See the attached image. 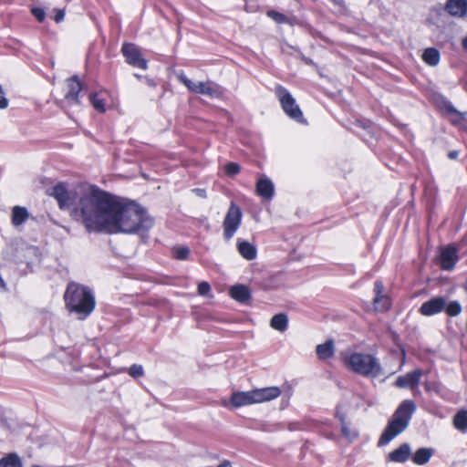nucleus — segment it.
Instances as JSON below:
<instances>
[{
  "label": "nucleus",
  "instance_id": "nucleus-27",
  "mask_svg": "<svg viewBox=\"0 0 467 467\" xmlns=\"http://www.w3.org/2000/svg\"><path fill=\"white\" fill-rule=\"evenodd\" d=\"M341 420V431L343 436L348 440L349 441H355L358 436V431L349 427L343 418H340Z\"/></svg>",
  "mask_w": 467,
  "mask_h": 467
},
{
  "label": "nucleus",
  "instance_id": "nucleus-20",
  "mask_svg": "<svg viewBox=\"0 0 467 467\" xmlns=\"http://www.w3.org/2000/svg\"><path fill=\"white\" fill-rule=\"evenodd\" d=\"M231 296L240 302L245 303L250 298V291L247 286L243 285H234L230 289Z\"/></svg>",
  "mask_w": 467,
  "mask_h": 467
},
{
  "label": "nucleus",
  "instance_id": "nucleus-19",
  "mask_svg": "<svg viewBox=\"0 0 467 467\" xmlns=\"http://www.w3.org/2000/svg\"><path fill=\"white\" fill-rule=\"evenodd\" d=\"M316 352L320 359H328L334 356L335 346L332 339L327 340L323 344H319L316 348Z\"/></svg>",
  "mask_w": 467,
  "mask_h": 467
},
{
  "label": "nucleus",
  "instance_id": "nucleus-18",
  "mask_svg": "<svg viewBox=\"0 0 467 467\" xmlns=\"http://www.w3.org/2000/svg\"><path fill=\"white\" fill-rule=\"evenodd\" d=\"M237 250L242 257L248 261L255 259L257 254L256 247L253 244L241 239L237 240Z\"/></svg>",
  "mask_w": 467,
  "mask_h": 467
},
{
  "label": "nucleus",
  "instance_id": "nucleus-8",
  "mask_svg": "<svg viewBox=\"0 0 467 467\" xmlns=\"http://www.w3.org/2000/svg\"><path fill=\"white\" fill-rule=\"evenodd\" d=\"M275 94L280 102L284 112L292 119L304 123V116L296 99L291 93L283 86L277 85L275 88Z\"/></svg>",
  "mask_w": 467,
  "mask_h": 467
},
{
  "label": "nucleus",
  "instance_id": "nucleus-28",
  "mask_svg": "<svg viewBox=\"0 0 467 467\" xmlns=\"http://www.w3.org/2000/svg\"><path fill=\"white\" fill-rule=\"evenodd\" d=\"M374 306L378 311H386L390 306L389 298L386 296H375Z\"/></svg>",
  "mask_w": 467,
  "mask_h": 467
},
{
  "label": "nucleus",
  "instance_id": "nucleus-17",
  "mask_svg": "<svg viewBox=\"0 0 467 467\" xmlns=\"http://www.w3.org/2000/svg\"><path fill=\"white\" fill-rule=\"evenodd\" d=\"M410 445L403 443L389 454L388 460L393 462H405L410 458Z\"/></svg>",
  "mask_w": 467,
  "mask_h": 467
},
{
  "label": "nucleus",
  "instance_id": "nucleus-32",
  "mask_svg": "<svg viewBox=\"0 0 467 467\" xmlns=\"http://www.w3.org/2000/svg\"><path fill=\"white\" fill-rule=\"evenodd\" d=\"M129 374L132 378H140L144 374V370L141 365L133 364L129 368Z\"/></svg>",
  "mask_w": 467,
  "mask_h": 467
},
{
  "label": "nucleus",
  "instance_id": "nucleus-12",
  "mask_svg": "<svg viewBox=\"0 0 467 467\" xmlns=\"http://www.w3.org/2000/svg\"><path fill=\"white\" fill-rule=\"evenodd\" d=\"M458 261L457 250L449 245L441 250L439 264L443 270H451Z\"/></svg>",
  "mask_w": 467,
  "mask_h": 467
},
{
  "label": "nucleus",
  "instance_id": "nucleus-36",
  "mask_svg": "<svg viewBox=\"0 0 467 467\" xmlns=\"http://www.w3.org/2000/svg\"><path fill=\"white\" fill-rule=\"evenodd\" d=\"M32 15L36 18L38 22H43L46 17V12L43 8L33 7L31 8Z\"/></svg>",
  "mask_w": 467,
  "mask_h": 467
},
{
  "label": "nucleus",
  "instance_id": "nucleus-46",
  "mask_svg": "<svg viewBox=\"0 0 467 467\" xmlns=\"http://www.w3.org/2000/svg\"><path fill=\"white\" fill-rule=\"evenodd\" d=\"M449 110L450 111H454V109L451 107L449 108Z\"/></svg>",
  "mask_w": 467,
  "mask_h": 467
},
{
  "label": "nucleus",
  "instance_id": "nucleus-26",
  "mask_svg": "<svg viewBox=\"0 0 467 467\" xmlns=\"http://www.w3.org/2000/svg\"><path fill=\"white\" fill-rule=\"evenodd\" d=\"M453 425L461 432H467V410H461L453 417Z\"/></svg>",
  "mask_w": 467,
  "mask_h": 467
},
{
  "label": "nucleus",
  "instance_id": "nucleus-16",
  "mask_svg": "<svg viewBox=\"0 0 467 467\" xmlns=\"http://www.w3.org/2000/svg\"><path fill=\"white\" fill-rule=\"evenodd\" d=\"M445 8L453 16H467V0H447Z\"/></svg>",
  "mask_w": 467,
  "mask_h": 467
},
{
  "label": "nucleus",
  "instance_id": "nucleus-42",
  "mask_svg": "<svg viewBox=\"0 0 467 467\" xmlns=\"http://www.w3.org/2000/svg\"><path fill=\"white\" fill-rule=\"evenodd\" d=\"M194 192L198 196L204 198L206 196L205 191L202 189H195Z\"/></svg>",
  "mask_w": 467,
  "mask_h": 467
},
{
  "label": "nucleus",
  "instance_id": "nucleus-14",
  "mask_svg": "<svg viewBox=\"0 0 467 467\" xmlns=\"http://www.w3.org/2000/svg\"><path fill=\"white\" fill-rule=\"evenodd\" d=\"M256 193L265 200H271L275 193L272 181L265 175L261 176L256 183Z\"/></svg>",
  "mask_w": 467,
  "mask_h": 467
},
{
  "label": "nucleus",
  "instance_id": "nucleus-43",
  "mask_svg": "<svg viewBox=\"0 0 467 467\" xmlns=\"http://www.w3.org/2000/svg\"><path fill=\"white\" fill-rule=\"evenodd\" d=\"M459 155V152L457 150L450 151L448 154V157L451 160L456 159Z\"/></svg>",
  "mask_w": 467,
  "mask_h": 467
},
{
  "label": "nucleus",
  "instance_id": "nucleus-11",
  "mask_svg": "<svg viewBox=\"0 0 467 467\" xmlns=\"http://www.w3.org/2000/svg\"><path fill=\"white\" fill-rule=\"evenodd\" d=\"M421 369H415L413 371L408 372L404 376H400L396 379L395 385L398 388H410L414 393L418 392V385L420 379L422 376Z\"/></svg>",
  "mask_w": 467,
  "mask_h": 467
},
{
  "label": "nucleus",
  "instance_id": "nucleus-40",
  "mask_svg": "<svg viewBox=\"0 0 467 467\" xmlns=\"http://www.w3.org/2000/svg\"><path fill=\"white\" fill-rule=\"evenodd\" d=\"M8 107V99L4 95H0V109H4Z\"/></svg>",
  "mask_w": 467,
  "mask_h": 467
},
{
  "label": "nucleus",
  "instance_id": "nucleus-22",
  "mask_svg": "<svg viewBox=\"0 0 467 467\" xmlns=\"http://www.w3.org/2000/svg\"><path fill=\"white\" fill-rule=\"evenodd\" d=\"M29 217V213L25 207L15 206L12 210V223L15 226L23 224Z\"/></svg>",
  "mask_w": 467,
  "mask_h": 467
},
{
  "label": "nucleus",
  "instance_id": "nucleus-37",
  "mask_svg": "<svg viewBox=\"0 0 467 467\" xmlns=\"http://www.w3.org/2000/svg\"><path fill=\"white\" fill-rule=\"evenodd\" d=\"M210 291L211 286L207 282L202 281L198 285V294L200 296H207L210 293Z\"/></svg>",
  "mask_w": 467,
  "mask_h": 467
},
{
  "label": "nucleus",
  "instance_id": "nucleus-1",
  "mask_svg": "<svg viewBox=\"0 0 467 467\" xmlns=\"http://www.w3.org/2000/svg\"><path fill=\"white\" fill-rule=\"evenodd\" d=\"M74 214L89 233L134 234L152 226L151 219L141 207L124 203L98 187L80 195Z\"/></svg>",
  "mask_w": 467,
  "mask_h": 467
},
{
  "label": "nucleus",
  "instance_id": "nucleus-4",
  "mask_svg": "<svg viewBox=\"0 0 467 467\" xmlns=\"http://www.w3.org/2000/svg\"><path fill=\"white\" fill-rule=\"evenodd\" d=\"M415 410L416 405L412 400H406L402 401L381 434L379 444L385 445L404 431Z\"/></svg>",
  "mask_w": 467,
  "mask_h": 467
},
{
  "label": "nucleus",
  "instance_id": "nucleus-7",
  "mask_svg": "<svg viewBox=\"0 0 467 467\" xmlns=\"http://www.w3.org/2000/svg\"><path fill=\"white\" fill-rule=\"evenodd\" d=\"M177 78L191 92L207 96L211 99H219L223 96V88L219 85L211 80L194 81L187 78L182 73L178 74Z\"/></svg>",
  "mask_w": 467,
  "mask_h": 467
},
{
  "label": "nucleus",
  "instance_id": "nucleus-24",
  "mask_svg": "<svg viewBox=\"0 0 467 467\" xmlns=\"http://www.w3.org/2000/svg\"><path fill=\"white\" fill-rule=\"evenodd\" d=\"M440 52L434 47H428L422 54V60L431 67H435L440 62Z\"/></svg>",
  "mask_w": 467,
  "mask_h": 467
},
{
  "label": "nucleus",
  "instance_id": "nucleus-21",
  "mask_svg": "<svg viewBox=\"0 0 467 467\" xmlns=\"http://www.w3.org/2000/svg\"><path fill=\"white\" fill-rule=\"evenodd\" d=\"M270 327L279 332H285L288 327V317L285 314L275 315L270 320Z\"/></svg>",
  "mask_w": 467,
  "mask_h": 467
},
{
  "label": "nucleus",
  "instance_id": "nucleus-25",
  "mask_svg": "<svg viewBox=\"0 0 467 467\" xmlns=\"http://www.w3.org/2000/svg\"><path fill=\"white\" fill-rule=\"evenodd\" d=\"M0 467H23V462L18 454L12 452L0 459Z\"/></svg>",
  "mask_w": 467,
  "mask_h": 467
},
{
  "label": "nucleus",
  "instance_id": "nucleus-6",
  "mask_svg": "<svg viewBox=\"0 0 467 467\" xmlns=\"http://www.w3.org/2000/svg\"><path fill=\"white\" fill-rule=\"evenodd\" d=\"M91 187L92 186L79 188L78 190H67L65 184L58 183L52 188L50 195L57 200L60 209L73 207L72 215L78 221L74 214V210L80 200V195Z\"/></svg>",
  "mask_w": 467,
  "mask_h": 467
},
{
  "label": "nucleus",
  "instance_id": "nucleus-41",
  "mask_svg": "<svg viewBox=\"0 0 467 467\" xmlns=\"http://www.w3.org/2000/svg\"><path fill=\"white\" fill-rule=\"evenodd\" d=\"M217 467H233L232 462L228 460H223Z\"/></svg>",
  "mask_w": 467,
  "mask_h": 467
},
{
  "label": "nucleus",
  "instance_id": "nucleus-10",
  "mask_svg": "<svg viewBox=\"0 0 467 467\" xmlns=\"http://www.w3.org/2000/svg\"><path fill=\"white\" fill-rule=\"evenodd\" d=\"M121 51L128 64L141 69H147V61L141 57L137 46L126 43L122 46Z\"/></svg>",
  "mask_w": 467,
  "mask_h": 467
},
{
  "label": "nucleus",
  "instance_id": "nucleus-31",
  "mask_svg": "<svg viewBox=\"0 0 467 467\" xmlns=\"http://www.w3.org/2000/svg\"><path fill=\"white\" fill-rule=\"evenodd\" d=\"M267 16L272 18L274 21H275L278 24H285L288 23V18L285 15L276 12L275 10H269L267 12Z\"/></svg>",
  "mask_w": 467,
  "mask_h": 467
},
{
  "label": "nucleus",
  "instance_id": "nucleus-38",
  "mask_svg": "<svg viewBox=\"0 0 467 467\" xmlns=\"http://www.w3.org/2000/svg\"><path fill=\"white\" fill-rule=\"evenodd\" d=\"M384 285L380 281H376L374 285V292L376 294L375 296H384L383 295Z\"/></svg>",
  "mask_w": 467,
  "mask_h": 467
},
{
  "label": "nucleus",
  "instance_id": "nucleus-45",
  "mask_svg": "<svg viewBox=\"0 0 467 467\" xmlns=\"http://www.w3.org/2000/svg\"><path fill=\"white\" fill-rule=\"evenodd\" d=\"M147 84L150 87H155V82L152 79L147 78Z\"/></svg>",
  "mask_w": 467,
  "mask_h": 467
},
{
  "label": "nucleus",
  "instance_id": "nucleus-9",
  "mask_svg": "<svg viewBox=\"0 0 467 467\" xmlns=\"http://www.w3.org/2000/svg\"><path fill=\"white\" fill-rule=\"evenodd\" d=\"M243 213L239 206L232 202L223 222V238L230 241L242 223Z\"/></svg>",
  "mask_w": 467,
  "mask_h": 467
},
{
  "label": "nucleus",
  "instance_id": "nucleus-5",
  "mask_svg": "<svg viewBox=\"0 0 467 467\" xmlns=\"http://www.w3.org/2000/svg\"><path fill=\"white\" fill-rule=\"evenodd\" d=\"M344 361L350 369L364 377L378 378L383 374L379 358L371 354L352 353L346 356Z\"/></svg>",
  "mask_w": 467,
  "mask_h": 467
},
{
  "label": "nucleus",
  "instance_id": "nucleus-35",
  "mask_svg": "<svg viewBox=\"0 0 467 467\" xmlns=\"http://www.w3.org/2000/svg\"><path fill=\"white\" fill-rule=\"evenodd\" d=\"M425 389L426 390L428 391H433V392H436V393H440L441 391V386L439 382H436V381H428V382H425Z\"/></svg>",
  "mask_w": 467,
  "mask_h": 467
},
{
  "label": "nucleus",
  "instance_id": "nucleus-30",
  "mask_svg": "<svg viewBox=\"0 0 467 467\" xmlns=\"http://www.w3.org/2000/svg\"><path fill=\"white\" fill-rule=\"evenodd\" d=\"M444 309L449 316L455 317L462 312V306L458 301H452Z\"/></svg>",
  "mask_w": 467,
  "mask_h": 467
},
{
  "label": "nucleus",
  "instance_id": "nucleus-39",
  "mask_svg": "<svg viewBox=\"0 0 467 467\" xmlns=\"http://www.w3.org/2000/svg\"><path fill=\"white\" fill-rule=\"evenodd\" d=\"M55 13H56L55 16H54L55 21L57 23H59V22L63 21L64 16H65L64 9H56Z\"/></svg>",
  "mask_w": 467,
  "mask_h": 467
},
{
  "label": "nucleus",
  "instance_id": "nucleus-44",
  "mask_svg": "<svg viewBox=\"0 0 467 467\" xmlns=\"http://www.w3.org/2000/svg\"><path fill=\"white\" fill-rule=\"evenodd\" d=\"M462 46L463 49L467 51V36L462 39Z\"/></svg>",
  "mask_w": 467,
  "mask_h": 467
},
{
  "label": "nucleus",
  "instance_id": "nucleus-13",
  "mask_svg": "<svg viewBox=\"0 0 467 467\" xmlns=\"http://www.w3.org/2000/svg\"><path fill=\"white\" fill-rule=\"evenodd\" d=\"M446 306V301L443 297H434L423 303L420 312L423 316H432L441 312Z\"/></svg>",
  "mask_w": 467,
  "mask_h": 467
},
{
  "label": "nucleus",
  "instance_id": "nucleus-29",
  "mask_svg": "<svg viewBox=\"0 0 467 467\" xmlns=\"http://www.w3.org/2000/svg\"><path fill=\"white\" fill-rule=\"evenodd\" d=\"M90 103L99 112L105 111V103L104 99L99 97V94H91L89 97Z\"/></svg>",
  "mask_w": 467,
  "mask_h": 467
},
{
  "label": "nucleus",
  "instance_id": "nucleus-15",
  "mask_svg": "<svg viewBox=\"0 0 467 467\" xmlns=\"http://www.w3.org/2000/svg\"><path fill=\"white\" fill-rule=\"evenodd\" d=\"M67 91L65 98L67 100L78 103V93L81 90V83L77 76H74L67 80Z\"/></svg>",
  "mask_w": 467,
  "mask_h": 467
},
{
  "label": "nucleus",
  "instance_id": "nucleus-33",
  "mask_svg": "<svg viewBox=\"0 0 467 467\" xmlns=\"http://www.w3.org/2000/svg\"><path fill=\"white\" fill-rule=\"evenodd\" d=\"M190 250L188 247H177L173 250L174 256L179 260H184L189 255Z\"/></svg>",
  "mask_w": 467,
  "mask_h": 467
},
{
  "label": "nucleus",
  "instance_id": "nucleus-2",
  "mask_svg": "<svg viewBox=\"0 0 467 467\" xmlns=\"http://www.w3.org/2000/svg\"><path fill=\"white\" fill-rule=\"evenodd\" d=\"M64 299L67 307L86 318L95 307V298L91 290L80 284L71 282L67 285Z\"/></svg>",
  "mask_w": 467,
  "mask_h": 467
},
{
  "label": "nucleus",
  "instance_id": "nucleus-34",
  "mask_svg": "<svg viewBox=\"0 0 467 467\" xmlns=\"http://www.w3.org/2000/svg\"><path fill=\"white\" fill-rule=\"evenodd\" d=\"M224 170L228 175L234 176L240 171V166L235 162H229L225 165Z\"/></svg>",
  "mask_w": 467,
  "mask_h": 467
},
{
  "label": "nucleus",
  "instance_id": "nucleus-3",
  "mask_svg": "<svg viewBox=\"0 0 467 467\" xmlns=\"http://www.w3.org/2000/svg\"><path fill=\"white\" fill-rule=\"evenodd\" d=\"M280 395L281 389L278 387L254 389L249 391H234L232 393L230 400L223 401V404L231 409H237L243 406L268 402L275 400Z\"/></svg>",
  "mask_w": 467,
  "mask_h": 467
},
{
  "label": "nucleus",
  "instance_id": "nucleus-23",
  "mask_svg": "<svg viewBox=\"0 0 467 467\" xmlns=\"http://www.w3.org/2000/svg\"><path fill=\"white\" fill-rule=\"evenodd\" d=\"M433 454V450L430 448H420L412 456V461L418 465L427 463Z\"/></svg>",
  "mask_w": 467,
  "mask_h": 467
}]
</instances>
